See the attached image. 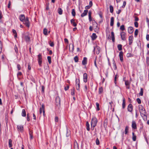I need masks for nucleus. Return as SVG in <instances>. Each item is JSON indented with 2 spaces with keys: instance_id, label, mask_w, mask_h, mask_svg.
<instances>
[{
  "instance_id": "2",
  "label": "nucleus",
  "mask_w": 149,
  "mask_h": 149,
  "mask_svg": "<svg viewBox=\"0 0 149 149\" xmlns=\"http://www.w3.org/2000/svg\"><path fill=\"white\" fill-rule=\"evenodd\" d=\"M139 111L141 116H145L146 111L143 107L142 105H140L139 106Z\"/></svg>"
},
{
  "instance_id": "1",
  "label": "nucleus",
  "mask_w": 149,
  "mask_h": 149,
  "mask_svg": "<svg viewBox=\"0 0 149 149\" xmlns=\"http://www.w3.org/2000/svg\"><path fill=\"white\" fill-rule=\"evenodd\" d=\"M97 121V118L95 117H93L91 121V129L92 130H93L94 127L96 126Z\"/></svg>"
},
{
  "instance_id": "39",
  "label": "nucleus",
  "mask_w": 149,
  "mask_h": 149,
  "mask_svg": "<svg viewBox=\"0 0 149 149\" xmlns=\"http://www.w3.org/2000/svg\"><path fill=\"white\" fill-rule=\"evenodd\" d=\"M129 44L130 45H131L133 42L132 38H129Z\"/></svg>"
},
{
  "instance_id": "29",
  "label": "nucleus",
  "mask_w": 149,
  "mask_h": 149,
  "mask_svg": "<svg viewBox=\"0 0 149 149\" xmlns=\"http://www.w3.org/2000/svg\"><path fill=\"white\" fill-rule=\"evenodd\" d=\"M129 129V127L128 126H126L125 127L124 133L125 134H127V133Z\"/></svg>"
},
{
  "instance_id": "50",
  "label": "nucleus",
  "mask_w": 149,
  "mask_h": 149,
  "mask_svg": "<svg viewBox=\"0 0 149 149\" xmlns=\"http://www.w3.org/2000/svg\"><path fill=\"white\" fill-rule=\"evenodd\" d=\"M74 88L71 90V94L72 95H74Z\"/></svg>"
},
{
  "instance_id": "20",
  "label": "nucleus",
  "mask_w": 149,
  "mask_h": 149,
  "mask_svg": "<svg viewBox=\"0 0 149 149\" xmlns=\"http://www.w3.org/2000/svg\"><path fill=\"white\" fill-rule=\"evenodd\" d=\"M33 132L32 131H31L30 130H29V134L30 135V139L31 140L33 138Z\"/></svg>"
},
{
  "instance_id": "58",
  "label": "nucleus",
  "mask_w": 149,
  "mask_h": 149,
  "mask_svg": "<svg viewBox=\"0 0 149 149\" xmlns=\"http://www.w3.org/2000/svg\"><path fill=\"white\" fill-rule=\"evenodd\" d=\"M134 24L135 26L136 27H138V23L137 22H135L134 23Z\"/></svg>"
},
{
  "instance_id": "27",
  "label": "nucleus",
  "mask_w": 149,
  "mask_h": 149,
  "mask_svg": "<svg viewBox=\"0 0 149 149\" xmlns=\"http://www.w3.org/2000/svg\"><path fill=\"white\" fill-rule=\"evenodd\" d=\"M58 13L59 15H61L62 14L63 11L61 8H59L58 9Z\"/></svg>"
},
{
  "instance_id": "12",
  "label": "nucleus",
  "mask_w": 149,
  "mask_h": 149,
  "mask_svg": "<svg viewBox=\"0 0 149 149\" xmlns=\"http://www.w3.org/2000/svg\"><path fill=\"white\" fill-rule=\"evenodd\" d=\"M123 52L122 51H121L120 52L119 54L120 59L121 62H122L123 61Z\"/></svg>"
},
{
  "instance_id": "22",
  "label": "nucleus",
  "mask_w": 149,
  "mask_h": 149,
  "mask_svg": "<svg viewBox=\"0 0 149 149\" xmlns=\"http://www.w3.org/2000/svg\"><path fill=\"white\" fill-rule=\"evenodd\" d=\"M125 98H123V100L122 103V108L123 109H124L125 107Z\"/></svg>"
},
{
  "instance_id": "45",
  "label": "nucleus",
  "mask_w": 149,
  "mask_h": 149,
  "mask_svg": "<svg viewBox=\"0 0 149 149\" xmlns=\"http://www.w3.org/2000/svg\"><path fill=\"white\" fill-rule=\"evenodd\" d=\"M120 29L122 31H123L125 30V26L123 25H122L120 28Z\"/></svg>"
},
{
  "instance_id": "63",
  "label": "nucleus",
  "mask_w": 149,
  "mask_h": 149,
  "mask_svg": "<svg viewBox=\"0 0 149 149\" xmlns=\"http://www.w3.org/2000/svg\"><path fill=\"white\" fill-rule=\"evenodd\" d=\"M97 36H96L95 33H93L92 34V35L91 36V37H97Z\"/></svg>"
},
{
  "instance_id": "18",
  "label": "nucleus",
  "mask_w": 149,
  "mask_h": 149,
  "mask_svg": "<svg viewBox=\"0 0 149 149\" xmlns=\"http://www.w3.org/2000/svg\"><path fill=\"white\" fill-rule=\"evenodd\" d=\"M114 19L113 17H112L111 19L110 26H113V25Z\"/></svg>"
},
{
  "instance_id": "23",
  "label": "nucleus",
  "mask_w": 149,
  "mask_h": 149,
  "mask_svg": "<svg viewBox=\"0 0 149 149\" xmlns=\"http://www.w3.org/2000/svg\"><path fill=\"white\" fill-rule=\"evenodd\" d=\"M22 116L25 117L26 116V112L25 109H23L22 110Z\"/></svg>"
},
{
  "instance_id": "14",
  "label": "nucleus",
  "mask_w": 149,
  "mask_h": 149,
  "mask_svg": "<svg viewBox=\"0 0 149 149\" xmlns=\"http://www.w3.org/2000/svg\"><path fill=\"white\" fill-rule=\"evenodd\" d=\"M19 19L20 21L22 22L25 19L24 15L23 14L21 15L19 17Z\"/></svg>"
},
{
  "instance_id": "49",
  "label": "nucleus",
  "mask_w": 149,
  "mask_h": 149,
  "mask_svg": "<svg viewBox=\"0 0 149 149\" xmlns=\"http://www.w3.org/2000/svg\"><path fill=\"white\" fill-rule=\"evenodd\" d=\"M138 33V30L137 29H136L134 32V35L135 37L137 35Z\"/></svg>"
},
{
  "instance_id": "59",
  "label": "nucleus",
  "mask_w": 149,
  "mask_h": 149,
  "mask_svg": "<svg viewBox=\"0 0 149 149\" xmlns=\"http://www.w3.org/2000/svg\"><path fill=\"white\" fill-rule=\"evenodd\" d=\"M91 7V6H90L89 5H88L86 6L85 7V8L86 9V10H87V9H90Z\"/></svg>"
},
{
  "instance_id": "11",
  "label": "nucleus",
  "mask_w": 149,
  "mask_h": 149,
  "mask_svg": "<svg viewBox=\"0 0 149 149\" xmlns=\"http://www.w3.org/2000/svg\"><path fill=\"white\" fill-rule=\"evenodd\" d=\"M130 82H129L128 81H125V84L126 86V88L128 89L130 88Z\"/></svg>"
},
{
  "instance_id": "31",
  "label": "nucleus",
  "mask_w": 149,
  "mask_h": 149,
  "mask_svg": "<svg viewBox=\"0 0 149 149\" xmlns=\"http://www.w3.org/2000/svg\"><path fill=\"white\" fill-rule=\"evenodd\" d=\"M96 53L97 54H98L100 53V49L99 47L97 46H96Z\"/></svg>"
},
{
  "instance_id": "61",
  "label": "nucleus",
  "mask_w": 149,
  "mask_h": 149,
  "mask_svg": "<svg viewBox=\"0 0 149 149\" xmlns=\"http://www.w3.org/2000/svg\"><path fill=\"white\" fill-rule=\"evenodd\" d=\"M64 41H65V42L67 43V44H68V39H67V38H65L64 39Z\"/></svg>"
},
{
  "instance_id": "54",
  "label": "nucleus",
  "mask_w": 149,
  "mask_h": 149,
  "mask_svg": "<svg viewBox=\"0 0 149 149\" xmlns=\"http://www.w3.org/2000/svg\"><path fill=\"white\" fill-rule=\"evenodd\" d=\"M136 101L138 104H140L141 103V100L139 98H138L136 99Z\"/></svg>"
},
{
  "instance_id": "34",
  "label": "nucleus",
  "mask_w": 149,
  "mask_h": 149,
  "mask_svg": "<svg viewBox=\"0 0 149 149\" xmlns=\"http://www.w3.org/2000/svg\"><path fill=\"white\" fill-rule=\"evenodd\" d=\"M9 147L10 148L12 146V140L11 139L9 140Z\"/></svg>"
},
{
  "instance_id": "33",
  "label": "nucleus",
  "mask_w": 149,
  "mask_h": 149,
  "mask_svg": "<svg viewBox=\"0 0 149 149\" xmlns=\"http://www.w3.org/2000/svg\"><path fill=\"white\" fill-rule=\"evenodd\" d=\"M109 8L110 12L111 13H112L113 11V7L111 5H110L109 6Z\"/></svg>"
},
{
  "instance_id": "43",
  "label": "nucleus",
  "mask_w": 149,
  "mask_h": 149,
  "mask_svg": "<svg viewBox=\"0 0 149 149\" xmlns=\"http://www.w3.org/2000/svg\"><path fill=\"white\" fill-rule=\"evenodd\" d=\"M74 60L75 62H78V56H75L74 58Z\"/></svg>"
},
{
  "instance_id": "16",
  "label": "nucleus",
  "mask_w": 149,
  "mask_h": 149,
  "mask_svg": "<svg viewBox=\"0 0 149 149\" xmlns=\"http://www.w3.org/2000/svg\"><path fill=\"white\" fill-rule=\"evenodd\" d=\"M87 62V58L86 57H84L82 61V64L84 65H85L86 64Z\"/></svg>"
},
{
  "instance_id": "10",
  "label": "nucleus",
  "mask_w": 149,
  "mask_h": 149,
  "mask_svg": "<svg viewBox=\"0 0 149 149\" xmlns=\"http://www.w3.org/2000/svg\"><path fill=\"white\" fill-rule=\"evenodd\" d=\"M17 127L19 131H20L21 132H23V125H17Z\"/></svg>"
},
{
  "instance_id": "32",
  "label": "nucleus",
  "mask_w": 149,
  "mask_h": 149,
  "mask_svg": "<svg viewBox=\"0 0 149 149\" xmlns=\"http://www.w3.org/2000/svg\"><path fill=\"white\" fill-rule=\"evenodd\" d=\"M86 129L87 130L89 131L90 130L89 128V124L88 123V122H86Z\"/></svg>"
},
{
  "instance_id": "4",
  "label": "nucleus",
  "mask_w": 149,
  "mask_h": 149,
  "mask_svg": "<svg viewBox=\"0 0 149 149\" xmlns=\"http://www.w3.org/2000/svg\"><path fill=\"white\" fill-rule=\"evenodd\" d=\"M38 56V64L39 65L41 66L42 65V56L40 54H39Z\"/></svg>"
},
{
  "instance_id": "9",
  "label": "nucleus",
  "mask_w": 149,
  "mask_h": 149,
  "mask_svg": "<svg viewBox=\"0 0 149 149\" xmlns=\"http://www.w3.org/2000/svg\"><path fill=\"white\" fill-rule=\"evenodd\" d=\"M132 128L134 129H136V122L134 120H133L132 121Z\"/></svg>"
},
{
  "instance_id": "44",
  "label": "nucleus",
  "mask_w": 149,
  "mask_h": 149,
  "mask_svg": "<svg viewBox=\"0 0 149 149\" xmlns=\"http://www.w3.org/2000/svg\"><path fill=\"white\" fill-rule=\"evenodd\" d=\"M103 88L102 87H101L99 88V93L101 94L103 92Z\"/></svg>"
},
{
  "instance_id": "8",
  "label": "nucleus",
  "mask_w": 149,
  "mask_h": 149,
  "mask_svg": "<svg viewBox=\"0 0 149 149\" xmlns=\"http://www.w3.org/2000/svg\"><path fill=\"white\" fill-rule=\"evenodd\" d=\"M127 110L128 111L131 112L133 110V106L131 104H130L127 107Z\"/></svg>"
},
{
  "instance_id": "64",
  "label": "nucleus",
  "mask_w": 149,
  "mask_h": 149,
  "mask_svg": "<svg viewBox=\"0 0 149 149\" xmlns=\"http://www.w3.org/2000/svg\"><path fill=\"white\" fill-rule=\"evenodd\" d=\"M69 88V86H67L66 87H65L64 89L65 91H67Z\"/></svg>"
},
{
  "instance_id": "7",
  "label": "nucleus",
  "mask_w": 149,
  "mask_h": 149,
  "mask_svg": "<svg viewBox=\"0 0 149 149\" xmlns=\"http://www.w3.org/2000/svg\"><path fill=\"white\" fill-rule=\"evenodd\" d=\"M88 77L87 74L86 73H84L83 74V81H84L86 83L87 82V79Z\"/></svg>"
},
{
  "instance_id": "26",
  "label": "nucleus",
  "mask_w": 149,
  "mask_h": 149,
  "mask_svg": "<svg viewBox=\"0 0 149 149\" xmlns=\"http://www.w3.org/2000/svg\"><path fill=\"white\" fill-rule=\"evenodd\" d=\"M13 32L14 34V37H17V35L16 31L14 29L13 30Z\"/></svg>"
},
{
  "instance_id": "52",
  "label": "nucleus",
  "mask_w": 149,
  "mask_h": 149,
  "mask_svg": "<svg viewBox=\"0 0 149 149\" xmlns=\"http://www.w3.org/2000/svg\"><path fill=\"white\" fill-rule=\"evenodd\" d=\"M146 59L147 64L148 65H149V57H147Z\"/></svg>"
},
{
  "instance_id": "51",
  "label": "nucleus",
  "mask_w": 149,
  "mask_h": 149,
  "mask_svg": "<svg viewBox=\"0 0 149 149\" xmlns=\"http://www.w3.org/2000/svg\"><path fill=\"white\" fill-rule=\"evenodd\" d=\"M113 64L114 65V67H115L114 69L116 70L117 69V67H116V65L115 62L114 60H113Z\"/></svg>"
},
{
  "instance_id": "46",
  "label": "nucleus",
  "mask_w": 149,
  "mask_h": 149,
  "mask_svg": "<svg viewBox=\"0 0 149 149\" xmlns=\"http://www.w3.org/2000/svg\"><path fill=\"white\" fill-rule=\"evenodd\" d=\"M80 84H76V88L78 90H79Z\"/></svg>"
},
{
  "instance_id": "57",
  "label": "nucleus",
  "mask_w": 149,
  "mask_h": 149,
  "mask_svg": "<svg viewBox=\"0 0 149 149\" xmlns=\"http://www.w3.org/2000/svg\"><path fill=\"white\" fill-rule=\"evenodd\" d=\"M17 68L18 70H21V67L19 64H18L17 65Z\"/></svg>"
},
{
  "instance_id": "60",
  "label": "nucleus",
  "mask_w": 149,
  "mask_h": 149,
  "mask_svg": "<svg viewBox=\"0 0 149 149\" xmlns=\"http://www.w3.org/2000/svg\"><path fill=\"white\" fill-rule=\"evenodd\" d=\"M55 121L56 122H58V118L57 116H56L55 118Z\"/></svg>"
},
{
  "instance_id": "48",
  "label": "nucleus",
  "mask_w": 149,
  "mask_h": 149,
  "mask_svg": "<svg viewBox=\"0 0 149 149\" xmlns=\"http://www.w3.org/2000/svg\"><path fill=\"white\" fill-rule=\"evenodd\" d=\"M27 120L28 121H29L30 120V117H29V113H27Z\"/></svg>"
},
{
  "instance_id": "53",
  "label": "nucleus",
  "mask_w": 149,
  "mask_h": 149,
  "mask_svg": "<svg viewBox=\"0 0 149 149\" xmlns=\"http://www.w3.org/2000/svg\"><path fill=\"white\" fill-rule=\"evenodd\" d=\"M118 77V75L116 74L115 75L114 77V83L115 84L116 83V79Z\"/></svg>"
},
{
  "instance_id": "42",
  "label": "nucleus",
  "mask_w": 149,
  "mask_h": 149,
  "mask_svg": "<svg viewBox=\"0 0 149 149\" xmlns=\"http://www.w3.org/2000/svg\"><path fill=\"white\" fill-rule=\"evenodd\" d=\"M96 107H97V111H99L100 110V108H99V104L98 102H96Z\"/></svg>"
},
{
  "instance_id": "3",
  "label": "nucleus",
  "mask_w": 149,
  "mask_h": 149,
  "mask_svg": "<svg viewBox=\"0 0 149 149\" xmlns=\"http://www.w3.org/2000/svg\"><path fill=\"white\" fill-rule=\"evenodd\" d=\"M22 22H23L24 24L26 25V26H27L28 27H29L30 23H29L28 17H26Z\"/></svg>"
},
{
  "instance_id": "6",
  "label": "nucleus",
  "mask_w": 149,
  "mask_h": 149,
  "mask_svg": "<svg viewBox=\"0 0 149 149\" xmlns=\"http://www.w3.org/2000/svg\"><path fill=\"white\" fill-rule=\"evenodd\" d=\"M45 106L44 104H42V107L40 108V114H41L42 113V111H43V115H44L45 114Z\"/></svg>"
},
{
  "instance_id": "56",
  "label": "nucleus",
  "mask_w": 149,
  "mask_h": 149,
  "mask_svg": "<svg viewBox=\"0 0 149 149\" xmlns=\"http://www.w3.org/2000/svg\"><path fill=\"white\" fill-rule=\"evenodd\" d=\"M11 2L10 1H9L8 2V8H9L10 7L11 5Z\"/></svg>"
},
{
  "instance_id": "17",
  "label": "nucleus",
  "mask_w": 149,
  "mask_h": 149,
  "mask_svg": "<svg viewBox=\"0 0 149 149\" xmlns=\"http://www.w3.org/2000/svg\"><path fill=\"white\" fill-rule=\"evenodd\" d=\"M70 22L71 24L74 27L76 26L77 24L74 22V19H72L70 20Z\"/></svg>"
},
{
  "instance_id": "40",
  "label": "nucleus",
  "mask_w": 149,
  "mask_h": 149,
  "mask_svg": "<svg viewBox=\"0 0 149 149\" xmlns=\"http://www.w3.org/2000/svg\"><path fill=\"white\" fill-rule=\"evenodd\" d=\"M47 30L46 28H45L43 30V33L45 35H46L47 34Z\"/></svg>"
},
{
  "instance_id": "38",
  "label": "nucleus",
  "mask_w": 149,
  "mask_h": 149,
  "mask_svg": "<svg viewBox=\"0 0 149 149\" xmlns=\"http://www.w3.org/2000/svg\"><path fill=\"white\" fill-rule=\"evenodd\" d=\"M143 88H141L140 92L139 93V95L141 96H142L143 94Z\"/></svg>"
},
{
  "instance_id": "5",
  "label": "nucleus",
  "mask_w": 149,
  "mask_h": 149,
  "mask_svg": "<svg viewBox=\"0 0 149 149\" xmlns=\"http://www.w3.org/2000/svg\"><path fill=\"white\" fill-rule=\"evenodd\" d=\"M55 104L57 106H60V105L61 100L59 96H57L55 98Z\"/></svg>"
},
{
  "instance_id": "36",
  "label": "nucleus",
  "mask_w": 149,
  "mask_h": 149,
  "mask_svg": "<svg viewBox=\"0 0 149 149\" xmlns=\"http://www.w3.org/2000/svg\"><path fill=\"white\" fill-rule=\"evenodd\" d=\"M49 44L50 45L51 47H53L54 45V44L53 42L51 41V40H49Z\"/></svg>"
},
{
  "instance_id": "30",
  "label": "nucleus",
  "mask_w": 149,
  "mask_h": 149,
  "mask_svg": "<svg viewBox=\"0 0 149 149\" xmlns=\"http://www.w3.org/2000/svg\"><path fill=\"white\" fill-rule=\"evenodd\" d=\"M107 125V119H105L104 122V127H106Z\"/></svg>"
},
{
  "instance_id": "37",
  "label": "nucleus",
  "mask_w": 149,
  "mask_h": 149,
  "mask_svg": "<svg viewBox=\"0 0 149 149\" xmlns=\"http://www.w3.org/2000/svg\"><path fill=\"white\" fill-rule=\"evenodd\" d=\"M72 14L73 16H74L75 15L76 13L75 12V10L74 9L72 10Z\"/></svg>"
},
{
  "instance_id": "62",
  "label": "nucleus",
  "mask_w": 149,
  "mask_h": 149,
  "mask_svg": "<svg viewBox=\"0 0 149 149\" xmlns=\"http://www.w3.org/2000/svg\"><path fill=\"white\" fill-rule=\"evenodd\" d=\"M126 1H124L123 2V5L122 6V7L123 8H124L125 7V5H126Z\"/></svg>"
},
{
  "instance_id": "21",
  "label": "nucleus",
  "mask_w": 149,
  "mask_h": 149,
  "mask_svg": "<svg viewBox=\"0 0 149 149\" xmlns=\"http://www.w3.org/2000/svg\"><path fill=\"white\" fill-rule=\"evenodd\" d=\"M132 140L134 141H135L136 140V136L134 135V133L133 132L132 133Z\"/></svg>"
},
{
  "instance_id": "28",
  "label": "nucleus",
  "mask_w": 149,
  "mask_h": 149,
  "mask_svg": "<svg viewBox=\"0 0 149 149\" xmlns=\"http://www.w3.org/2000/svg\"><path fill=\"white\" fill-rule=\"evenodd\" d=\"M122 45L121 44H119L118 45V48L119 50L121 51L122 50Z\"/></svg>"
},
{
  "instance_id": "25",
  "label": "nucleus",
  "mask_w": 149,
  "mask_h": 149,
  "mask_svg": "<svg viewBox=\"0 0 149 149\" xmlns=\"http://www.w3.org/2000/svg\"><path fill=\"white\" fill-rule=\"evenodd\" d=\"M74 149H79L78 144L76 141V142L74 143Z\"/></svg>"
},
{
  "instance_id": "13",
  "label": "nucleus",
  "mask_w": 149,
  "mask_h": 149,
  "mask_svg": "<svg viewBox=\"0 0 149 149\" xmlns=\"http://www.w3.org/2000/svg\"><path fill=\"white\" fill-rule=\"evenodd\" d=\"M134 29L131 26L129 27L128 29V32L130 33H131L133 32Z\"/></svg>"
},
{
  "instance_id": "15",
  "label": "nucleus",
  "mask_w": 149,
  "mask_h": 149,
  "mask_svg": "<svg viewBox=\"0 0 149 149\" xmlns=\"http://www.w3.org/2000/svg\"><path fill=\"white\" fill-rule=\"evenodd\" d=\"M88 12V10H86L84 11V12L81 14V16L82 17H83L85 16H86Z\"/></svg>"
},
{
  "instance_id": "41",
  "label": "nucleus",
  "mask_w": 149,
  "mask_h": 149,
  "mask_svg": "<svg viewBox=\"0 0 149 149\" xmlns=\"http://www.w3.org/2000/svg\"><path fill=\"white\" fill-rule=\"evenodd\" d=\"M47 58L49 63L50 64L51 63V57L50 56H48Z\"/></svg>"
},
{
  "instance_id": "55",
  "label": "nucleus",
  "mask_w": 149,
  "mask_h": 149,
  "mask_svg": "<svg viewBox=\"0 0 149 149\" xmlns=\"http://www.w3.org/2000/svg\"><path fill=\"white\" fill-rule=\"evenodd\" d=\"M76 84H80L79 79H76Z\"/></svg>"
},
{
  "instance_id": "24",
  "label": "nucleus",
  "mask_w": 149,
  "mask_h": 149,
  "mask_svg": "<svg viewBox=\"0 0 149 149\" xmlns=\"http://www.w3.org/2000/svg\"><path fill=\"white\" fill-rule=\"evenodd\" d=\"M3 47V45L1 42L0 41V53H1L2 52V48Z\"/></svg>"
},
{
  "instance_id": "47",
  "label": "nucleus",
  "mask_w": 149,
  "mask_h": 149,
  "mask_svg": "<svg viewBox=\"0 0 149 149\" xmlns=\"http://www.w3.org/2000/svg\"><path fill=\"white\" fill-rule=\"evenodd\" d=\"M96 143L97 145H99L100 144L98 138H97L96 139Z\"/></svg>"
},
{
  "instance_id": "19",
  "label": "nucleus",
  "mask_w": 149,
  "mask_h": 149,
  "mask_svg": "<svg viewBox=\"0 0 149 149\" xmlns=\"http://www.w3.org/2000/svg\"><path fill=\"white\" fill-rule=\"evenodd\" d=\"M120 36L121 37H125L127 36L126 33L124 32H122L120 33Z\"/></svg>"
},
{
  "instance_id": "35",
  "label": "nucleus",
  "mask_w": 149,
  "mask_h": 149,
  "mask_svg": "<svg viewBox=\"0 0 149 149\" xmlns=\"http://www.w3.org/2000/svg\"><path fill=\"white\" fill-rule=\"evenodd\" d=\"M133 56V55L130 53H128L127 54V57L128 58L132 57Z\"/></svg>"
}]
</instances>
